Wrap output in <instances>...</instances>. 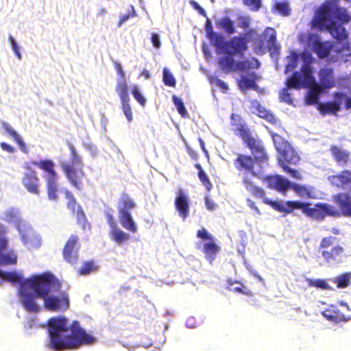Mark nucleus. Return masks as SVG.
<instances>
[{"label":"nucleus","instance_id":"1","mask_svg":"<svg viewBox=\"0 0 351 351\" xmlns=\"http://www.w3.org/2000/svg\"><path fill=\"white\" fill-rule=\"evenodd\" d=\"M47 327L50 337L49 346L55 351L73 350L97 341L96 338L88 334L77 320L69 327L67 318L53 317L48 320Z\"/></svg>","mask_w":351,"mask_h":351},{"label":"nucleus","instance_id":"2","mask_svg":"<svg viewBox=\"0 0 351 351\" xmlns=\"http://www.w3.org/2000/svg\"><path fill=\"white\" fill-rule=\"evenodd\" d=\"M351 20L345 8L332 3L324 4L315 12L312 20V26L320 30H327L338 40L346 38V29L342 25Z\"/></svg>","mask_w":351,"mask_h":351},{"label":"nucleus","instance_id":"3","mask_svg":"<svg viewBox=\"0 0 351 351\" xmlns=\"http://www.w3.org/2000/svg\"><path fill=\"white\" fill-rule=\"evenodd\" d=\"M311 203L300 201H287L282 213L290 214L295 209H301L302 213L306 217L321 221L326 216L339 217L340 213L332 205L319 202L311 207Z\"/></svg>","mask_w":351,"mask_h":351},{"label":"nucleus","instance_id":"4","mask_svg":"<svg viewBox=\"0 0 351 351\" xmlns=\"http://www.w3.org/2000/svg\"><path fill=\"white\" fill-rule=\"evenodd\" d=\"M243 39L245 41V49L241 51L237 52L233 48L230 47L228 49V52H221L225 54L218 58L217 63L220 69L225 73L236 72V71H245L250 69H258L260 66V63L256 58H252V60H243L241 61H236L234 58V56H238L240 58L244 56L245 51L247 49V41L243 36Z\"/></svg>","mask_w":351,"mask_h":351},{"label":"nucleus","instance_id":"5","mask_svg":"<svg viewBox=\"0 0 351 351\" xmlns=\"http://www.w3.org/2000/svg\"><path fill=\"white\" fill-rule=\"evenodd\" d=\"M23 287H29L40 298H46L52 291H59L61 282L51 273L47 272L34 275L31 278L24 279L21 282Z\"/></svg>","mask_w":351,"mask_h":351},{"label":"nucleus","instance_id":"6","mask_svg":"<svg viewBox=\"0 0 351 351\" xmlns=\"http://www.w3.org/2000/svg\"><path fill=\"white\" fill-rule=\"evenodd\" d=\"M68 147L71 152L70 162H63L60 166L70 184L75 189L80 190L85 178L83 170L84 164L75 147L71 143H68Z\"/></svg>","mask_w":351,"mask_h":351},{"label":"nucleus","instance_id":"7","mask_svg":"<svg viewBox=\"0 0 351 351\" xmlns=\"http://www.w3.org/2000/svg\"><path fill=\"white\" fill-rule=\"evenodd\" d=\"M206 36L212 45L220 52H228V49L233 48L237 52H239L246 48L243 36H234L229 40L224 41V37L221 34L215 32L210 21L207 19L205 24Z\"/></svg>","mask_w":351,"mask_h":351},{"label":"nucleus","instance_id":"8","mask_svg":"<svg viewBox=\"0 0 351 351\" xmlns=\"http://www.w3.org/2000/svg\"><path fill=\"white\" fill-rule=\"evenodd\" d=\"M253 157L250 155L239 154L234 160V165L239 171H243V176L250 175L252 177L260 178L263 172V168L261 164L267 162L268 156L265 152V159L262 160L257 159L255 154L251 152Z\"/></svg>","mask_w":351,"mask_h":351},{"label":"nucleus","instance_id":"9","mask_svg":"<svg viewBox=\"0 0 351 351\" xmlns=\"http://www.w3.org/2000/svg\"><path fill=\"white\" fill-rule=\"evenodd\" d=\"M136 202L128 193L123 192L121 194L117 202L119 222L123 228L132 233L137 232V226L133 219L130 210L136 208Z\"/></svg>","mask_w":351,"mask_h":351},{"label":"nucleus","instance_id":"10","mask_svg":"<svg viewBox=\"0 0 351 351\" xmlns=\"http://www.w3.org/2000/svg\"><path fill=\"white\" fill-rule=\"evenodd\" d=\"M32 165L38 167L47 173L46 184L47 196L50 200L56 201L58 199V187L57 184L58 174L55 169V163L49 159L39 161H32Z\"/></svg>","mask_w":351,"mask_h":351},{"label":"nucleus","instance_id":"11","mask_svg":"<svg viewBox=\"0 0 351 351\" xmlns=\"http://www.w3.org/2000/svg\"><path fill=\"white\" fill-rule=\"evenodd\" d=\"M271 136L276 149L279 154L278 163L280 166L281 167V164L296 165L300 160V157L297 152L288 141L280 135L272 134Z\"/></svg>","mask_w":351,"mask_h":351},{"label":"nucleus","instance_id":"12","mask_svg":"<svg viewBox=\"0 0 351 351\" xmlns=\"http://www.w3.org/2000/svg\"><path fill=\"white\" fill-rule=\"evenodd\" d=\"M247 147L253 152L256 158L261 160L265 159V149L261 140L256 139L251 134L247 125L245 123L241 126L232 129Z\"/></svg>","mask_w":351,"mask_h":351},{"label":"nucleus","instance_id":"13","mask_svg":"<svg viewBox=\"0 0 351 351\" xmlns=\"http://www.w3.org/2000/svg\"><path fill=\"white\" fill-rule=\"evenodd\" d=\"M242 183L245 189L255 198L262 199L263 202L274 210L282 213L285 202L279 200H271L266 197V193L263 189L255 185L250 176L245 175L243 177Z\"/></svg>","mask_w":351,"mask_h":351},{"label":"nucleus","instance_id":"14","mask_svg":"<svg viewBox=\"0 0 351 351\" xmlns=\"http://www.w3.org/2000/svg\"><path fill=\"white\" fill-rule=\"evenodd\" d=\"M336 240L335 237H324L319 243V249L322 250V256L327 263H337L341 261L344 253V249L342 246L337 245L332 247L330 250L328 248L332 246Z\"/></svg>","mask_w":351,"mask_h":351},{"label":"nucleus","instance_id":"15","mask_svg":"<svg viewBox=\"0 0 351 351\" xmlns=\"http://www.w3.org/2000/svg\"><path fill=\"white\" fill-rule=\"evenodd\" d=\"M114 210L112 208H106L104 215L107 220V223L110 228L109 232L110 239L118 245H122L124 242L128 241L130 238L129 234L123 232L118 228L117 222L114 218Z\"/></svg>","mask_w":351,"mask_h":351},{"label":"nucleus","instance_id":"16","mask_svg":"<svg viewBox=\"0 0 351 351\" xmlns=\"http://www.w3.org/2000/svg\"><path fill=\"white\" fill-rule=\"evenodd\" d=\"M80 248V237L77 234H71L66 240L62 249V256L64 261L71 265H76L79 261L78 252Z\"/></svg>","mask_w":351,"mask_h":351},{"label":"nucleus","instance_id":"17","mask_svg":"<svg viewBox=\"0 0 351 351\" xmlns=\"http://www.w3.org/2000/svg\"><path fill=\"white\" fill-rule=\"evenodd\" d=\"M254 43H257L255 46V49L258 48L260 50H263L265 47H267L268 51L276 52L280 49L279 46L276 43V31L271 27L266 28L262 34L255 38Z\"/></svg>","mask_w":351,"mask_h":351},{"label":"nucleus","instance_id":"18","mask_svg":"<svg viewBox=\"0 0 351 351\" xmlns=\"http://www.w3.org/2000/svg\"><path fill=\"white\" fill-rule=\"evenodd\" d=\"M341 308L335 305H330L328 308L321 312V314L327 320L336 323L349 320L351 317L345 313L350 311L349 306L343 302H340Z\"/></svg>","mask_w":351,"mask_h":351},{"label":"nucleus","instance_id":"19","mask_svg":"<svg viewBox=\"0 0 351 351\" xmlns=\"http://www.w3.org/2000/svg\"><path fill=\"white\" fill-rule=\"evenodd\" d=\"M24 168L28 171L23 174L21 183L30 193L38 195L40 194V180L36 172L32 169L29 164H26Z\"/></svg>","mask_w":351,"mask_h":351},{"label":"nucleus","instance_id":"20","mask_svg":"<svg viewBox=\"0 0 351 351\" xmlns=\"http://www.w3.org/2000/svg\"><path fill=\"white\" fill-rule=\"evenodd\" d=\"M44 300L45 307L50 311H66L69 307V300L68 294L62 291L60 298L49 295Z\"/></svg>","mask_w":351,"mask_h":351},{"label":"nucleus","instance_id":"21","mask_svg":"<svg viewBox=\"0 0 351 351\" xmlns=\"http://www.w3.org/2000/svg\"><path fill=\"white\" fill-rule=\"evenodd\" d=\"M27 289L26 287H23V284L21 283L19 293L20 301L27 311L37 313L40 311V306L36 304V298L38 297L35 293L29 292Z\"/></svg>","mask_w":351,"mask_h":351},{"label":"nucleus","instance_id":"22","mask_svg":"<svg viewBox=\"0 0 351 351\" xmlns=\"http://www.w3.org/2000/svg\"><path fill=\"white\" fill-rule=\"evenodd\" d=\"M263 181L266 182L267 188L280 192L282 195H285L290 189L289 180L280 175L265 176Z\"/></svg>","mask_w":351,"mask_h":351},{"label":"nucleus","instance_id":"23","mask_svg":"<svg viewBox=\"0 0 351 351\" xmlns=\"http://www.w3.org/2000/svg\"><path fill=\"white\" fill-rule=\"evenodd\" d=\"M174 205L179 216L185 220L189 215L190 204L188 195L182 189L176 193Z\"/></svg>","mask_w":351,"mask_h":351},{"label":"nucleus","instance_id":"24","mask_svg":"<svg viewBox=\"0 0 351 351\" xmlns=\"http://www.w3.org/2000/svg\"><path fill=\"white\" fill-rule=\"evenodd\" d=\"M333 199L339 208L338 211L340 216L351 217V197L350 195L346 193H338L334 196Z\"/></svg>","mask_w":351,"mask_h":351},{"label":"nucleus","instance_id":"25","mask_svg":"<svg viewBox=\"0 0 351 351\" xmlns=\"http://www.w3.org/2000/svg\"><path fill=\"white\" fill-rule=\"evenodd\" d=\"M347 98V93L336 92L332 95V101L321 105L318 110H341V107L346 108Z\"/></svg>","mask_w":351,"mask_h":351},{"label":"nucleus","instance_id":"26","mask_svg":"<svg viewBox=\"0 0 351 351\" xmlns=\"http://www.w3.org/2000/svg\"><path fill=\"white\" fill-rule=\"evenodd\" d=\"M318 76L320 84L324 89H330L335 86L334 72L332 68H323L319 71Z\"/></svg>","mask_w":351,"mask_h":351},{"label":"nucleus","instance_id":"27","mask_svg":"<svg viewBox=\"0 0 351 351\" xmlns=\"http://www.w3.org/2000/svg\"><path fill=\"white\" fill-rule=\"evenodd\" d=\"M260 77L254 72L249 73L247 76L242 75L238 81V86L242 91L248 89L257 90L258 86L256 83Z\"/></svg>","mask_w":351,"mask_h":351},{"label":"nucleus","instance_id":"28","mask_svg":"<svg viewBox=\"0 0 351 351\" xmlns=\"http://www.w3.org/2000/svg\"><path fill=\"white\" fill-rule=\"evenodd\" d=\"M116 91L121 99L123 110H130L128 86L124 79L118 82L116 86Z\"/></svg>","mask_w":351,"mask_h":351},{"label":"nucleus","instance_id":"29","mask_svg":"<svg viewBox=\"0 0 351 351\" xmlns=\"http://www.w3.org/2000/svg\"><path fill=\"white\" fill-rule=\"evenodd\" d=\"M328 180L336 187H343L351 182V172L349 170H343L338 174L330 176Z\"/></svg>","mask_w":351,"mask_h":351},{"label":"nucleus","instance_id":"30","mask_svg":"<svg viewBox=\"0 0 351 351\" xmlns=\"http://www.w3.org/2000/svg\"><path fill=\"white\" fill-rule=\"evenodd\" d=\"M324 91L322 86L316 82L309 86L305 97L306 103L308 105H313L318 104L320 94Z\"/></svg>","mask_w":351,"mask_h":351},{"label":"nucleus","instance_id":"31","mask_svg":"<svg viewBox=\"0 0 351 351\" xmlns=\"http://www.w3.org/2000/svg\"><path fill=\"white\" fill-rule=\"evenodd\" d=\"M330 151L335 160L339 165L346 164L350 158V153L348 151L340 149L337 145H332Z\"/></svg>","mask_w":351,"mask_h":351},{"label":"nucleus","instance_id":"32","mask_svg":"<svg viewBox=\"0 0 351 351\" xmlns=\"http://www.w3.org/2000/svg\"><path fill=\"white\" fill-rule=\"evenodd\" d=\"M219 250L220 247L213 240L203 245L202 252L206 258L210 263L215 260Z\"/></svg>","mask_w":351,"mask_h":351},{"label":"nucleus","instance_id":"33","mask_svg":"<svg viewBox=\"0 0 351 351\" xmlns=\"http://www.w3.org/2000/svg\"><path fill=\"white\" fill-rule=\"evenodd\" d=\"M313 49L319 58H325L329 56L331 46L327 43H322L319 40H315L313 44Z\"/></svg>","mask_w":351,"mask_h":351},{"label":"nucleus","instance_id":"34","mask_svg":"<svg viewBox=\"0 0 351 351\" xmlns=\"http://www.w3.org/2000/svg\"><path fill=\"white\" fill-rule=\"evenodd\" d=\"M228 289L232 292L239 293L247 296H252V292L239 281H233L231 279L227 280Z\"/></svg>","mask_w":351,"mask_h":351},{"label":"nucleus","instance_id":"35","mask_svg":"<svg viewBox=\"0 0 351 351\" xmlns=\"http://www.w3.org/2000/svg\"><path fill=\"white\" fill-rule=\"evenodd\" d=\"M2 125L5 132L15 141L21 150L23 152H27L26 145L21 136L16 133L9 123L3 122L2 123Z\"/></svg>","mask_w":351,"mask_h":351},{"label":"nucleus","instance_id":"36","mask_svg":"<svg viewBox=\"0 0 351 351\" xmlns=\"http://www.w3.org/2000/svg\"><path fill=\"white\" fill-rule=\"evenodd\" d=\"M217 26L218 28L223 29L229 35L236 32L234 22L228 17H224L218 21Z\"/></svg>","mask_w":351,"mask_h":351},{"label":"nucleus","instance_id":"37","mask_svg":"<svg viewBox=\"0 0 351 351\" xmlns=\"http://www.w3.org/2000/svg\"><path fill=\"white\" fill-rule=\"evenodd\" d=\"M77 223L84 230L90 229V224L88 221L86 214L81 206L78 205L76 211Z\"/></svg>","mask_w":351,"mask_h":351},{"label":"nucleus","instance_id":"38","mask_svg":"<svg viewBox=\"0 0 351 351\" xmlns=\"http://www.w3.org/2000/svg\"><path fill=\"white\" fill-rule=\"evenodd\" d=\"M351 272L343 273L333 279L338 289H344L350 285Z\"/></svg>","mask_w":351,"mask_h":351},{"label":"nucleus","instance_id":"39","mask_svg":"<svg viewBox=\"0 0 351 351\" xmlns=\"http://www.w3.org/2000/svg\"><path fill=\"white\" fill-rule=\"evenodd\" d=\"M98 266L94 261H88L84 262L81 267L77 270L79 276H87L92 272L96 271Z\"/></svg>","mask_w":351,"mask_h":351},{"label":"nucleus","instance_id":"40","mask_svg":"<svg viewBox=\"0 0 351 351\" xmlns=\"http://www.w3.org/2000/svg\"><path fill=\"white\" fill-rule=\"evenodd\" d=\"M195 167L198 170V178L202 182V184L205 186L207 191H210L213 188V184L206 175V173L204 171L202 168V166L199 163H196L195 165Z\"/></svg>","mask_w":351,"mask_h":351},{"label":"nucleus","instance_id":"41","mask_svg":"<svg viewBox=\"0 0 351 351\" xmlns=\"http://www.w3.org/2000/svg\"><path fill=\"white\" fill-rule=\"evenodd\" d=\"M286 84L289 88L300 89L302 86L301 74L298 71L293 72L292 76L287 80Z\"/></svg>","mask_w":351,"mask_h":351},{"label":"nucleus","instance_id":"42","mask_svg":"<svg viewBox=\"0 0 351 351\" xmlns=\"http://www.w3.org/2000/svg\"><path fill=\"white\" fill-rule=\"evenodd\" d=\"M256 114L274 125H280V119L275 117L271 111H256Z\"/></svg>","mask_w":351,"mask_h":351},{"label":"nucleus","instance_id":"43","mask_svg":"<svg viewBox=\"0 0 351 351\" xmlns=\"http://www.w3.org/2000/svg\"><path fill=\"white\" fill-rule=\"evenodd\" d=\"M0 278L10 282L12 284L21 282L23 280L22 277L15 271H3L0 270Z\"/></svg>","mask_w":351,"mask_h":351},{"label":"nucleus","instance_id":"44","mask_svg":"<svg viewBox=\"0 0 351 351\" xmlns=\"http://www.w3.org/2000/svg\"><path fill=\"white\" fill-rule=\"evenodd\" d=\"M290 189H293L301 197H311V191L304 185L290 182Z\"/></svg>","mask_w":351,"mask_h":351},{"label":"nucleus","instance_id":"45","mask_svg":"<svg viewBox=\"0 0 351 351\" xmlns=\"http://www.w3.org/2000/svg\"><path fill=\"white\" fill-rule=\"evenodd\" d=\"M162 82L165 86L169 87H175L176 85V80L167 68H164L162 71Z\"/></svg>","mask_w":351,"mask_h":351},{"label":"nucleus","instance_id":"46","mask_svg":"<svg viewBox=\"0 0 351 351\" xmlns=\"http://www.w3.org/2000/svg\"><path fill=\"white\" fill-rule=\"evenodd\" d=\"M65 197L68 200L66 203L67 208L71 210L73 213L75 212V208L77 206V201L73 194L69 190H66Z\"/></svg>","mask_w":351,"mask_h":351},{"label":"nucleus","instance_id":"47","mask_svg":"<svg viewBox=\"0 0 351 351\" xmlns=\"http://www.w3.org/2000/svg\"><path fill=\"white\" fill-rule=\"evenodd\" d=\"M308 285L315 287L317 288H319L324 290H329L330 289V286L327 284L326 280L322 279H316V280H312L309 279L308 280Z\"/></svg>","mask_w":351,"mask_h":351},{"label":"nucleus","instance_id":"48","mask_svg":"<svg viewBox=\"0 0 351 351\" xmlns=\"http://www.w3.org/2000/svg\"><path fill=\"white\" fill-rule=\"evenodd\" d=\"M132 94L135 99L140 104L142 107H144L146 104V99L141 94L137 86H133L132 88Z\"/></svg>","mask_w":351,"mask_h":351},{"label":"nucleus","instance_id":"49","mask_svg":"<svg viewBox=\"0 0 351 351\" xmlns=\"http://www.w3.org/2000/svg\"><path fill=\"white\" fill-rule=\"evenodd\" d=\"M243 3L253 12H257L262 6L261 0H243Z\"/></svg>","mask_w":351,"mask_h":351},{"label":"nucleus","instance_id":"50","mask_svg":"<svg viewBox=\"0 0 351 351\" xmlns=\"http://www.w3.org/2000/svg\"><path fill=\"white\" fill-rule=\"evenodd\" d=\"M274 8L276 10L279 12L282 16H288L290 13L289 5L285 2L276 3Z\"/></svg>","mask_w":351,"mask_h":351},{"label":"nucleus","instance_id":"51","mask_svg":"<svg viewBox=\"0 0 351 351\" xmlns=\"http://www.w3.org/2000/svg\"><path fill=\"white\" fill-rule=\"evenodd\" d=\"M281 167L285 172L289 173L291 177L299 180L302 179V176L300 173L294 169L290 168L287 165L281 164Z\"/></svg>","mask_w":351,"mask_h":351},{"label":"nucleus","instance_id":"52","mask_svg":"<svg viewBox=\"0 0 351 351\" xmlns=\"http://www.w3.org/2000/svg\"><path fill=\"white\" fill-rule=\"evenodd\" d=\"M245 121H243V118L241 115L237 114V113H232L231 114V125L233 127V128H238L239 126H241L242 125L245 124Z\"/></svg>","mask_w":351,"mask_h":351},{"label":"nucleus","instance_id":"53","mask_svg":"<svg viewBox=\"0 0 351 351\" xmlns=\"http://www.w3.org/2000/svg\"><path fill=\"white\" fill-rule=\"evenodd\" d=\"M298 55L293 53L289 58V63L285 66V72L287 73L295 69L298 65Z\"/></svg>","mask_w":351,"mask_h":351},{"label":"nucleus","instance_id":"54","mask_svg":"<svg viewBox=\"0 0 351 351\" xmlns=\"http://www.w3.org/2000/svg\"><path fill=\"white\" fill-rule=\"evenodd\" d=\"M1 261L3 264L12 265L16 263L17 258L15 255L6 254L1 256Z\"/></svg>","mask_w":351,"mask_h":351},{"label":"nucleus","instance_id":"55","mask_svg":"<svg viewBox=\"0 0 351 351\" xmlns=\"http://www.w3.org/2000/svg\"><path fill=\"white\" fill-rule=\"evenodd\" d=\"M211 82L215 84L217 86H218L222 90L223 93H227L228 90V86L226 84V83L222 81L221 80L218 79L217 77H215L211 80Z\"/></svg>","mask_w":351,"mask_h":351},{"label":"nucleus","instance_id":"56","mask_svg":"<svg viewBox=\"0 0 351 351\" xmlns=\"http://www.w3.org/2000/svg\"><path fill=\"white\" fill-rule=\"evenodd\" d=\"M189 4L193 7L194 10H197L200 15L206 17V12L195 1L190 0Z\"/></svg>","mask_w":351,"mask_h":351},{"label":"nucleus","instance_id":"57","mask_svg":"<svg viewBox=\"0 0 351 351\" xmlns=\"http://www.w3.org/2000/svg\"><path fill=\"white\" fill-rule=\"evenodd\" d=\"M197 237L202 240L212 241L213 237L205 228H202L197 232Z\"/></svg>","mask_w":351,"mask_h":351},{"label":"nucleus","instance_id":"58","mask_svg":"<svg viewBox=\"0 0 351 351\" xmlns=\"http://www.w3.org/2000/svg\"><path fill=\"white\" fill-rule=\"evenodd\" d=\"M9 41L11 44V46H12V48L16 55V56L19 59L21 60V54L19 51V47L16 44V42L15 41L14 38L12 36H9Z\"/></svg>","mask_w":351,"mask_h":351},{"label":"nucleus","instance_id":"59","mask_svg":"<svg viewBox=\"0 0 351 351\" xmlns=\"http://www.w3.org/2000/svg\"><path fill=\"white\" fill-rule=\"evenodd\" d=\"M302 72L305 80H313V77L311 75V69L308 65L304 66L302 68Z\"/></svg>","mask_w":351,"mask_h":351},{"label":"nucleus","instance_id":"60","mask_svg":"<svg viewBox=\"0 0 351 351\" xmlns=\"http://www.w3.org/2000/svg\"><path fill=\"white\" fill-rule=\"evenodd\" d=\"M280 98L288 104H292L293 99H291V94L288 92L287 88H284L280 94Z\"/></svg>","mask_w":351,"mask_h":351},{"label":"nucleus","instance_id":"61","mask_svg":"<svg viewBox=\"0 0 351 351\" xmlns=\"http://www.w3.org/2000/svg\"><path fill=\"white\" fill-rule=\"evenodd\" d=\"M151 40H152V43L155 48L158 49L160 47L161 42L160 40L159 35L158 34L153 33L152 34Z\"/></svg>","mask_w":351,"mask_h":351},{"label":"nucleus","instance_id":"62","mask_svg":"<svg viewBox=\"0 0 351 351\" xmlns=\"http://www.w3.org/2000/svg\"><path fill=\"white\" fill-rule=\"evenodd\" d=\"M172 99L173 104L177 108V110H186L184 108V105L180 98L178 97L176 95H173Z\"/></svg>","mask_w":351,"mask_h":351},{"label":"nucleus","instance_id":"63","mask_svg":"<svg viewBox=\"0 0 351 351\" xmlns=\"http://www.w3.org/2000/svg\"><path fill=\"white\" fill-rule=\"evenodd\" d=\"M135 15V12H134V10H133V13L132 15H130V14H123L120 16V19H119V23H118V26L120 27L122 25V24H123L125 22H126L130 16H134Z\"/></svg>","mask_w":351,"mask_h":351},{"label":"nucleus","instance_id":"64","mask_svg":"<svg viewBox=\"0 0 351 351\" xmlns=\"http://www.w3.org/2000/svg\"><path fill=\"white\" fill-rule=\"evenodd\" d=\"M205 204L207 209L210 211L213 210L216 207L214 202L211 200L208 196L205 197Z\"/></svg>","mask_w":351,"mask_h":351}]
</instances>
